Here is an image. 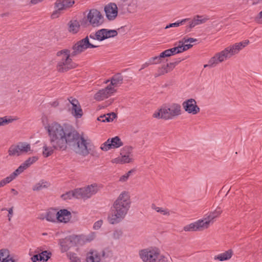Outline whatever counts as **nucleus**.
I'll list each match as a JSON object with an SVG mask.
<instances>
[{"mask_svg":"<svg viewBox=\"0 0 262 262\" xmlns=\"http://www.w3.org/2000/svg\"><path fill=\"white\" fill-rule=\"evenodd\" d=\"M50 144L44 143L42 155L47 158L51 156L55 150L64 151L67 145L83 156L90 154L92 144L90 140H85L71 126L63 128L57 123H52L47 126Z\"/></svg>","mask_w":262,"mask_h":262,"instance_id":"f257e3e1","label":"nucleus"},{"mask_svg":"<svg viewBox=\"0 0 262 262\" xmlns=\"http://www.w3.org/2000/svg\"><path fill=\"white\" fill-rule=\"evenodd\" d=\"M92 44L89 40L88 37L76 42L72 47L73 51L71 53L68 49H63L57 52L56 55L59 58L56 66L57 70L59 72H65L76 67V64L73 62L71 57H75L90 48L98 47Z\"/></svg>","mask_w":262,"mask_h":262,"instance_id":"f03ea898","label":"nucleus"},{"mask_svg":"<svg viewBox=\"0 0 262 262\" xmlns=\"http://www.w3.org/2000/svg\"><path fill=\"white\" fill-rule=\"evenodd\" d=\"M130 196L127 192H122L114 202L107 220L110 224L119 223L125 217L130 207Z\"/></svg>","mask_w":262,"mask_h":262,"instance_id":"7ed1b4c3","label":"nucleus"},{"mask_svg":"<svg viewBox=\"0 0 262 262\" xmlns=\"http://www.w3.org/2000/svg\"><path fill=\"white\" fill-rule=\"evenodd\" d=\"M181 114V106L178 103H173L169 106H164L158 112L154 113L152 116L158 119L171 120Z\"/></svg>","mask_w":262,"mask_h":262,"instance_id":"20e7f679","label":"nucleus"},{"mask_svg":"<svg viewBox=\"0 0 262 262\" xmlns=\"http://www.w3.org/2000/svg\"><path fill=\"white\" fill-rule=\"evenodd\" d=\"M249 43V40H245L226 48L221 51V53L226 60L228 58H230L232 56L237 54L239 51L246 47Z\"/></svg>","mask_w":262,"mask_h":262,"instance_id":"39448f33","label":"nucleus"},{"mask_svg":"<svg viewBox=\"0 0 262 262\" xmlns=\"http://www.w3.org/2000/svg\"><path fill=\"white\" fill-rule=\"evenodd\" d=\"M88 20L93 27H98L103 23V17L96 9H91L87 16Z\"/></svg>","mask_w":262,"mask_h":262,"instance_id":"423d86ee","label":"nucleus"},{"mask_svg":"<svg viewBox=\"0 0 262 262\" xmlns=\"http://www.w3.org/2000/svg\"><path fill=\"white\" fill-rule=\"evenodd\" d=\"M182 106L184 110L189 114L196 115L200 111V108L197 105L196 101L192 98L184 101Z\"/></svg>","mask_w":262,"mask_h":262,"instance_id":"0eeeda50","label":"nucleus"},{"mask_svg":"<svg viewBox=\"0 0 262 262\" xmlns=\"http://www.w3.org/2000/svg\"><path fill=\"white\" fill-rule=\"evenodd\" d=\"M208 228V223L204 220H199L195 222L191 223L184 227L185 231H201Z\"/></svg>","mask_w":262,"mask_h":262,"instance_id":"6e6552de","label":"nucleus"},{"mask_svg":"<svg viewBox=\"0 0 262 262\" xmlns=\"http://www.w3.org/2000/svg\"><path fill=\"white\" fill-rule=\"evenodd\" d=\"M98 190L96 184H92L86 187L79 188L80 199H87L97 192Z\"/></svg>","mask_w":262,"mask_h":262,"instance_id":"1a4fd4ad","label":"nucleus"},{"mask_svg":"<svg viewBox=\"0 0 262 262\" xmlns=\"http://www.w3.org/2000/svg\"><path fill=\"white\" fill-rule=\"evenodd\" d=\"M115 92L116 90L114 88L107 85L104 89L100 90L97 92L94 96V98L97 101H101L108 98Z\"/></svg>","mask_w":262,"mask_h":262,"instance_id":"9d476101","label":"nucleus"},{"mask_svg":"<svg viewBox=\"0 0 262 262\" xmlns=\"http://www.w3.org/2000/svg\"><path fill=\"white\" fill-rule=\"evenodd\" d=\"M74 3V0H57L55 3L57 10L52 14V17H55V14L58 12L72 7Z\"/></svg>","mask_w":262,"mask_h":262,"instance_id":"9b49d317","label":"nucleus"},{"mask_svg":"<svg viewBox=\"0 0 262 262\" xmlns=\"http://www.w3.org/2000/svg\"><path fill=\"white\" fill-rule=\"evenodd\" d=\"M158 253L157 250L144 249L140 251L139 255L143 262H152Z\"/></svg>","mask_w":262,"mask_h":262,"instance_id":"f8f14e48","label":"nucleus"},{"mask_svg":"<svg viewBox=\"0 0 262 262\" xmlns=\"http://www.w3.org/2000/svg\"><path fill=\"white\" fill-rule=\"evenodd\" d=\"M69 102L72 105L71 113L76 118H80L83 115V111L78 101L72 97L69 99Z\"/></svg>","mask_w":262,"mask_h":262,"instance_id":"ddd939ff","label":"nucleus"},{"mask_svg":"<svg viewBox=\"0 0 262 262\" xmlns=\"http://www.w3.org/2000/svg\"><path fill=\"white\" fill-rule=\"evenodd\" d=\"M107 18L109 20H114L118 14V8L115 3H110L104 8Z\"/></svg>","mask_w":262,"mask_h":262,"instance_id":"4468645a","label":"nucleus"},{"mask_svg":"<svg viewBox=\"0 0 262 262\" xmlns=\"http://www.w3.org/2000/svg\"><path fill=\"white\" fill-rule=\"evenodd\" d=\"M72 218V214L66 209H60L57 211V221L60 223H67Z\"/></svg>","mask_w":262,"mask_h":262,"instance_id":"2eb2a0df","label":"nucleus"},{"mask_svg":"<svg viewBox=\"0 0 262 262\" xmlns=\"http://www.w3.org/2000/svg\"><path fill=\"white\" fill-rule=\"evenodd\" d=\"M225 60L226 59H225L221 52H220L216 53L213 57L211 58L208 61V63L207 64H204V67H214L219 63L222 62Z\"/></svg>","mask_w":262,"mask_h":262,"instance_id":"dca6fc26","label":"nucleus"},{"mask_svg":"<svg viewBox=\"0 0 262 262\" xmlns=\"http://www.w3.org/2000/svg\"><path fill=\"white\" fill-rule=\"evenodd\" d=\"M180 61V60L174 62H170L166 66L164 65L159 68L158 73L155 75V77H158L170 72Z\"/></svg>","mask_w":262,"mask_h":262,"instance_id":"f3484780","label":"nucleus"},{"mask_svg":"<svg viewBox=\"0 0 262 262\" xmlns=\"http://www.w3.org/2000/svg\"><path fill=\"white\" fill-rule=\"evenodd\" d=\"M123 80V78L122 75L120 73H117L111 78V80H106L105 83H107L109 81H111V83L108 85L111 86L112 88H114L122 84Z\"/></svg>","mask_w":262,"mask_h":262,"instance_id":"a211bd4d","label":"nucleus"},{"mask_svg":"<svg viewBox=\"0 0 262 262\" xmlns=\"http://www.w3.org/2000/svg\"><path fill=\"white\" fill-rule=\"evenodd\" d=\"M76 237L74 236H70L66 237L64 239H60V244L61 247L62 252L67 251L70 247L72 246V242Z\"/></svg>","mask_w":262,"mask_h":262,"instance_id":"6ab92c4d","label":"nucleus"},{"mask_svg":"<svg viewBox=\"0 0 262 262\" xmlns=\"http://www.w3.org/2000/svg\"><path fill=\"white\" fill-rule=\"evenodd\" d=\"M222 212V210L221 208L218 207L214 211L210 212L206 217L204 218L202 220H204V222L208 223L209 227L211 223L212 224L213 223V220L218 217L221 214Z\"/></svg>","mask_w":262,"mask_h":262,"instance_id":"aec40b11","label":"nucleus"},{"mask_svg":"<svg viewBox=\"0 0 262 262\" xmlns=\"http://www.w3.org/2000/svg\"><path fill=\"white\" fill-rule=\"evenodd\" d=\"M102 41L111 37H114L117 35L118 33L115 30H108L106 29H100Z\"/></svg>","mask_w":262,"mask_h":262,"instance_id":"412c9836","label":"nucleus"},{"mask_svg":"<svg viewBox=\"0 0 262 262\" xmlns=\"http://www.w3.org/2000/svg\"><path fill=\"white\" fill-rule=\"evenodd\" d=\"M100 255L96 251H91L87 254V262H100Z\"/></svg>","mask_w":262,"mask_h":262,"instance_id":"4be33fe9","label":"nucleus"},{"mask_svg":"<svg viewBox=\"0 0 262 262\" xmlns=\"http://www.w3.org/2000/svg\"><path fill=\"white\" fill-rule=\"evenodd\" d=\"M233 255V251L231 249H229L224 253H221L214 256V260L220 261H224L229 259Z\"/></svg>","mask_w":262,"mask_h":262,"instance_id":"5701e85b","label":"nucleus"},{"mask_svg":"<svg viewBox=\"0 0 262 262\" xmlns=\"http://www.w3.org/2000/svg\"><path fill=\"white\" fill-rule=\"evenodd\" d=\"M61 197L64 200L71 199L72 198L76 199H80V193L79 191V188L76 189L73 191H70L65 194L61 195Z\"/></svg>","mask_w":262,"mask_h":262,"instance_id":"b1692460","label":"nucleus"},{"mask_svg":"<svg viewBox=\"0 0 262 262\" xmlns=\"http://www.w3.org/2000/svg\"><path fill=\"white\" fill-rule=\"evenodd\" d=\"M208 19V18H203V16L196 15L194 17L193 20L189 23V28H192L196 25L204 23Z\"/></svg>","mask_w":262,"mask_h":262,"instance_id":"393cba45","label":"nucleus"},{"mask_svg":"<svg viewBox=\"0 0 262 262\" xmlns=\"http://www.w3.org/2000/svg\"><path fill=\"white\" fill-rule=\"evenodd\" d=\"M69 31L73 33H77L79 30L80 25L77 20H71L69 23Z\"/></svg>","mask_w":262,"mask_h":262,"instance_id":"a878e982","label":"nucleus"},{"mask_svg":"<svg viewBox=\"0 0 262 262\" xmlns=\"http://www.w3.org/2000/svg\"><path fill=\"white\" fill-rule=\"evenodd\" d=\"M37 160L38 158L36 156L30 157L21 164L20 167H21V168L24 170L35 163Z\"/></svg>","mask_w":262,"mask_h":262,"instance_id":"bb28decb","label":"nucleus"},{"mask_svg":"<svg viewBox=\"0 0 262 262\" xmlns=\"http://www.w3.org/2000/svg\"><path fill=\"white\" fill-rule=\"evenodd\" d=\"M46 219L51 222H56L57 220V212L55 210L49 211L46 215Z\"/></svg>","mask_w":262,"mask_h":262,"instance_id":"cd10ccee","label":"nucleus"},{"mask_svg":"<svg viewBox=\"0 0 262 262\" xmlns=\"http://www.w3.org/2000/svg\"><path fill=\"white\" fill-rule=\"evenodd\" d=\"M19 145L18 143L17 145H11L8 150L9 155L11 156H18L21 155L20 152L19 151Z\"/></svg>","mask_w":262,"mask_h":262,"instance_id":"c85d7f7f","label":"nucleus"},{"mask_svg":"<svg viewBox=\"0 0 262 262\" xmlns=\"http://www.w3.org/2000/svg\"><path fill=\"white\" fill-rule=\"evenodd\" d=\"M133 156H121V157H118L115 159V162L121 164L128 163L132 162Z\"/></svg>","mask_w":262,"mask_h":262,"instance_id":"c756f323","label":"nucleus"},{"mask_svg":"<svg viewBox=\"0 0 262 262\" xmlns=\"http://www.w3.org/2000/svg\"><path fill=\"white\" fill-rule=\"evenodd\" d=\"M48 186L49 183L46 181L42 180L34 185L32 188V189L34 191H39L44 188H47Z\"/></svg>","mask_w":262,"mask_h":262,"instance_id":"7c9ffc66","label":"nucleus"},{"mask_svg":"<svg viewBox=\"0 0 262 262\" xmlns=\"http://www.w3.org/2000/svg\"><path fill=\"white\" fill-rule=\"evenodd\" d=\"M110 142L113 148H118L123 145L122 142L118 136L112 138L110 140Z\"/></svg>","mask_w":262,"mask_h":262,"instance_id":"2f4dec72","label":"nucleus"},{"mask_svg":"<svg viewBox=\"0 0 262 262\" xmlns=\"http://www.w3.org/2000/svg\"><path fill=\"white\" fill-rule=\"evenodd\" d=\"M19 145V151L21 154L23 153H26L29 151L31 150L30 145L26 142H19L18 143Z\"/></svg>","mask_w":262,"mask_h":262,"instance_id":"473e14b6","label":"nucleus"},{"mask_svg":"<svg viewBox=\"0 0 262 262\" xmlns=\"http://www.w3.org/2000/svg\"><path fill=\"white\" fill-rule=\"evenodd\" d=\"M24 171V170L20 166L16 169L13 172H12L9 176L6 177L9 182L13 180L18 175L20 174Z\"/></svg>","mask_w":262,"mask_h":262,"instance_id":"72a5a7b5","label":"nucleus"},{"mask_svg":"<svg viewBox=\"0 0 262 262\" xmlns=\"http://www.w3.org/2000/svg\"><path fill=\"white\" fill-rule=\"evenodd\" d=\"M49 259V257H42L39 253L33 255L31 257L33 262H45Z\"/></svg>","mask_w":262,"mask_h":262,"instance_id":"f704fd0d","label":"nucleus"},{"mask_svg":"<svg viewBox=\"0 0 262 262\" xmlns=\"http://www.w3.org/2000/svg\"><path fill=\"white\" fill-rule=\"evenodd\" d=\"M151 208L155 210L157 212H159L163 215H169L170 214L169 212L167 209H164L162 207H157L154 204L151 205Z\"/></svg>","mask_w":262,"mask_h":262,"instance_id":"c9c22d12","label":"nucleus"},{"mask_svg":"<svg viewBox=\"0 0 262 262\" xmlns=\"http://www.w3.org/2000/svg\"><path fill=\"white\" fill-rule=\"evenodd\" d=\"M152 262H169L167 257L164 256V255L161 254L159 252L154 258Z\"/></svg>","mask_w":262,"mask_h":262,"instance_id":"e433bc0d","label":"nucleus"},{"mask_svg":"<svg viewBox=\"0 0 262 262\" xmlns=\"http://www.w3.org/2000/svg\"><path fill=\"white\" fill-rule=\"evenodd\" d=\"M86 37H88V38L89 39V38H91V39H96V40H99V41H102V39H101V32H100V30L97 31L96 33H91L89 36H86ZM89 40L90 41V40L89 39Z\"/></svg>","mask_w":262,"mask_h":262,"instance_id":"4c0bfd02","label":"nucleus"},{"mask_svg":"<svg viewBox=\"0 0 262 262\" xmlns=\"http://www.w3.org/2000/svg\"><path fill=\"white\" fill-rule=\"evenodd\" d=\"M67 256L71 260V262H80V258L77 256V254L72 252L67 253Z\"/></svg>","mask_w":262,"mask_h":262,"instance_id":"58836bf2","label":"nucleus"},{"mask_svg":"<svg viewBox=\"0 0 262 262\" xmlns=\"http://www.w3.org/2000/svg\"><path fill=\"white\" fill-rule=\"evenodd\" d=\"M188 20V19H184L181 21H178L177 22L170 24L168 25H167L165 27V29H168L171 27H178L180 26L181 25L183 24L186 20Z\"/></svg>","mask_w":262,"mask_h":262,"instance_id":"ea45409f","label":"nucleus"},{"mask_svg":"<svg viewBox=\"0 0 262 262\" xmlns=\"http://www.w3.org/2000/svg\"><path fill=\"white\" fill-rule=\"evenodd\" d=\"M162 57H160V54L159 56H155L149 59V63L151 64H158L161 62Z\"/></svg>","mask_w":262,"mask_h":262,"instance_id":"a19ab883","label":"nucleus"},{"mask_svg":"<svg viewBox=\"0 0 262 262\" xmlns=\"http://www.w3.org/2000/svg\"><path fill=\"white\" fill-rule=\"evenodd\" d=\"M14 119H8L7 116L0 118V126L12 122Z\"/></svg>","mask_w":262,"mask_h":262,"instance_id":"79ce46f5","label":"nucleus"},{"mask_svg":"<svg viewBox=\"0 0 262 262\" xmlns=\"http://www.w3.org/2000/svg\"><path fill=\"white\" fill-rule=\"evenodd\" d=\"M113 148L112 144L110 142V139H108L105 142H104L101 146V149L102 150L107 151L110 149Z\"/></svg>","mask_w":262,"mask_h":262,"instance_id":"37998d69","label":"nucleus"},{"mask_svg":"<svg viewBox=\"0 0 262 262\" xmlns=\"http://www.w3.org/2000/svg\"><path fill=\"white\" fill-rule=\"evenodd\" d=\"M123 232L121 229H116L114 231L112 237L115 239H119L122 235Z\"/></svg>","mask_w":262,"mask_h":262,"instance_id":"c03bdc74","label":"nucleus"},{"mask_svg":"<svg viewBox=\"0 0 262 262\" xmlns=\"http://www.w3.org/2000/svg\"><path fill=\"white\" fill-rule=\"evenodd\" d=\"M170 52L172 55H174L178 53H182V51L181 50V47H180V44H179L177 47H175L174 48L169 49Z\"/></svg>","mask_w":262,"mask_h":262,"instance_id":"a18cd8bd","label":"nucleus"},{"mask_svg":"<svg viewBox=\"0 0 262 262\" xmlns=\"http://www.w3.org/2000/svg\"><path fill=\"white\" fill-rule=\"evenodd\" d=\"M105 115L106 117L105 119V121H106V122H107L113 121L114 119H115L117 117L116 114L115 113H109Z\"/></svg>","mask_w":262,"mask_h":262,"instance_id":"49530a36","label":"nucleus"},{"mask_svg":"<svg viewBox=\"0 0 262 262\" xmlns=\"http://www.w3.org/2000/svg\"><path fill=\"white\" fill-rule=\"evenodd\" d=\"M180 44V47H181V50L183 52L185 51L192 47L191 43H179Z\"/></svg>","mask_w":262,"mask_h":262,"instance_id":"de8ad7c7","label":"nucleus"},{"mask_svg":"<svg viewBox=\"0 0 262 262\" xmlns=\"http://www.w3.org/2000/svg\"><path fill=\"white\" fill-rule=\"evenodd\" d=\"M196 41H197L196 39H194L193 38H186V37H184L183 38L182 41H179V43H188V42H189L190 43H191L195 42Z\"/></svg>","mask_w":262,"mask_h":262,"instance_id":"09e8293b","label":"nucleus"},{"mask_svg":"<svg viewBox=\"0 0 262 262\" xmlns=\"http://www.w3.org/2000/svg\"><path fill=\"white\" fill-rule=\"evenodd\" d=\"M171 56H172V55L170 52V49L166 50L160 53V57H162L163 58L165 57H170Z\"/></svg>","mask_w":262,"mask_h":262,"instance_id":"8fccbe9b","label":"nucleus"},{"mask_svg":"<svg viewBox=\"0 0 262 262\" xmlns=\"http://www.w3.org/2000/svg\"><path fill=\"white\" fill-rule=\"evenodd\" d=\"M103 224V221L102 220H100L97 222H96L93 225V229L94 230H98L99 229Z\"/></svg>","mask_w":262,"mask_h":262,"instance_id":"3c124183","label":"nucleus"},{"mask_svg":"<svg viewBox=\"0 0 262 262\" xmlns=\"http://www.w3.org/2000/svg\"><path fill=\"white\" fill-rule=\"evenodd\" d=\"M121 150L124 151L128 154L132 155V152L133 150V147L130 146H125L121 149Z\"/></svg>","mask_w":262,"mask_h":262,"instance_id":"603ef678","label":"nucleus"},{"mask_svg":"<svg viewBox=\"0 0 262 262\" xmlns=\"http://www.w3.org/2000/svg\"><path fill=\"white\" fill-rule=\"evenodd\" d=\"M0 262H15V260L12 258H10L9 256L2 258L0 255Z\"/></svg>","mask_w":262,"mask_h":262,"instance_id":"864d4df0","label":"nucleus"},{"mask_svg":"<svg viewBox=\"0 0 262 262\" xmlns=\"http://www.w3.org/2000/svg\"><path fill=\"white\" fill-rule=\"evenodd\" d=\"M256 21L260 24H262V10L258 13L256 17Z\"/></svg>","mask_w":262,"mask_h":262,"instance_id":"5fc2aeb1","label":"nucleus"},{"mask_svg":"<svg viewBox=\"0 0 262 262\" xmlns=\"http://www.w3.org/2000/svg\"><path fill=\"white\" fill-rule=\"evenodd\" d=\"M10 182H9V181L8 180L7 178L3 179L2 180H1L0 181V188L4 186L5 185H6L7 184H8Z\"/></svg>","mask_w":262,"mask_h":262,"instance_id":"6e6d98bb","label":"nucleus"},{"mask_svg":"<svg viewBox=\"0 0 262 262\" xmlns=\"http://www.w3.org/2000/svg\"><path fill=\"white\" fill-rule=\"evenodd\" d=\"M42 257H49L50 258L51 253L48 252L47 251H44L39 253Z\"/></svg>","mask_w":262,"mask_h":262,"instance_id":"4d7b16f0","label":"nucleus"},{"mask_svg":"<svg viewBox=\"0 0 262 262\" xmlns=\"http://www.w3.org/2000/svg\"><path fill=\"white\" fill-rule=\"evenodd\" d=\"M128 177L127 175H126V174H125L124 175L122 176L120 178L119 181L120 182H124L128 180Z\"/></svg>","mask_w":262,"mask_h":262,"instance_id":"13d9d810","label":"nucleus"},{"mask_svg":"<svg viewBox=\"0 0 262 262\" xmlns=\"http://www.w3.org/2000/svg\"><path fill=\"white\" fill-rule=\"evenodd\" d=\"M8 211V216L9 218L8 219H9V221H10L11 218L12 217V216L13 215V208L12 207V208H9Z\"/></svg>","mask_w":262,"mask_h":262,"instance_id":"bf43d9fd","label":"nucleus"},{"mask_svg":"<svg viewBox=\"0 0 262 262\" xmlns=\"http://www.w3.org/2000/svg\"><path fill=\"white\" fill-rule=\"evenodd\" d=\"M149 65H151V64L149 63V61L148 60L147 62H145L144 64H143L142 65L141 68L140 69V70H142L144 69V68L147 67Z\"/></svg>","mask_w":262,"mask_h":262,"instance_id":"052dcab7","label":"nucleus"},{"mask_svg":"<svg viewBox=\"0 0 262 262\" xmlns=\"http://www.w3.org/2000/svg\"><path fill=\"white\" fill-rule=\"evenodd\" d=\"M105 115H101L97 118V120L99 121L105 122H106V121H105Z\"/></svg>","mask_w":262,"mask_h":262,"instance_id":"680f3d73","label":"nucleus"},{"mask_svg":"<svg viewBox=\"0 0 262 262\" xmlns=\"http://www.w3.org/2000/svg\"><path fill=\"white\" fill-rule=\"evenodd\" d=\"M120 155L121 156H133L132 155L128 154V153L125 152H124V151H122V150H121Z\"/></svg>","mask_w":262,"mask_h":262,"instance_id":"e2e57ef3","label":"nucleus"},{"mask_svg":"<svg viewBox=\"0 0 262 262\" xmlns=\"http://www.w3.org/2000/svg\"><path fill=\"white\" fill-rule=\"evenodd\" d=\"M134 170L132 169L129 171H128L126 173V175H127L128 177L130 176V174L134 172Z\"/></svg>","mask_w":262,"mask_h":262,"instance_id":"0e129e2a","label":"nucleus"},{"mask_svg":"<svg viewBox=\"0 0 262 262\" xmlns=\"http://www.w3.org/2000/svg\"><path fill=\"white\" fill-rule=\"evenodd\" d=\"M11 191L14 193V195H17L18 194V192L14 188H12Z\"/></svg>","mask_w":262,"mask_h":262,"instance_id":"69168bd1","label":"nucleus"},{"mask_svg":"<svg viewBox=\"0 0 262 262\" xmlns=\"http://www.w3.org/2000/svg\"><path fill=\"white\" fill-rule=\"evenodd\" d=\"M38 219L41 220H43L45 219H46V215L43 216V215H41L39 217H38Z\"/></svg>","mask_w":262,"mask_h":262,"instance_id":"338daca9","label":"nucleus"},{"mask_svg":"<svg viewBox=\"0 0 262 262\" xmlns=\"http://www.w3.org/2000/svg\"><path fill=\"white\" fill-rule=\"evenodd\" d=\"M93 237H91V238H89L86 237V238L85 239V241H87V242H90V241H91L92 240H93Z\"/></svg>","mask_w":262,"mask_h":262,"instance_id":"774afa93","label":"nucleus"}]
</instances>
